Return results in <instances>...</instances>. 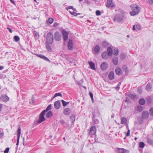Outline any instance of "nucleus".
I'll return each instance as SVG.
<instances>
[{"mask_svg": "<svg viewBox=\"0 0 153 153\" xmlns=\"http://www.w3.org/2000/svg\"><path fill=\"white\" fill-rule=\"evenodd\" d=\"M11 2L14 4H15V2L13 0H10Z\"/></svg>", "mask_w": 153, "mask_h": 153, "instance_id": "obj_60", "label": "nucleus"}, {"mask_svg": "<svg viewBox=\"0 0 153 153\" xmlns=\"http://www.w3.org/2000/svg\"><path fill=\"white\" fill-rule=\"evenodd\" d=\"M14 39L16 42H18L19 40L20 39L18 36H16L14 37Z\"/></svg>", "mask_w": 153, "mask_h": 153, "instance_id": "obj_42", "label": "nucleus"}, {"mask_svg": "<svg viewBox=\"0 0 153 153\" xmlns=\"http://www.w3.org/2000/svg\"><path fill=\"white\" fill-rule=\"evenodd\" d=\"M34 33L35 34L37 38H38L39 37V33L36 31H34Z\"/></svg>", "mask_w": 153, "mask_h": 153, "instance_id": "obj_45", "label": "nucleus"}, {"mask_svg": "<svg viewBox=\"0 0 153 153\" xmlns=\"http://www.w3.org/2000/svg\"><path fill=\"white\" fill-rule=\"evenodd\" d=\"M121 82H120L117 85V88H118V89H119L120 88V87L121 85Z\"/></svg>", "mask_w": 153, "mask_h": 153, "instance_id": "obj_56", "label": "nucleus"}, {"mask_svg": "<svg viewBox=\"0 0 153 153\" xmlns=\"http://www.w3.org/2000/svg\"><path fill=\"white\" fill-rule=\"evenodd\" d=\"M46 47L48 50L49 51H51L52 50V49L49 45L48 44L46 45Z\"/></svg>", "mask_w": 153, "mask_h": 153, "instance_id": "obj_39", "label": "nucleus"}, {"mask_svg": "<svg viewBox=\"0 0 153 153\" xmlns=\"http://www.w3.org/2000/svg\"><path fill=\"white\" fill-rule=\"evenodd\" d=\"M119 53V51L118 49L115 48L114 50V54L115 55H117Z\"/></svg>", "mask_w": 153, "mask_h": 153, "instance_id": "obj_32", "label": "nucleus"}, {"mask_svg": "<svg viewBox=\"0 0 153 153\" xmlns=\"http://www.w3.org/2000/svg\"><path fill=\"white\" fill-rule=\"evenodd\" d=\"M101 56L102 58L105 59H107L108 56H109V55L106 51L102 52L101 54Z\"/></svg>", "mask_w": 153, "mask_h": 153, "instance_id": "obj_14", "label": "nucleus"}, {"mask_svg": "<svg viewBox=\"0 0 153 153\" xmlns=\"http://www.w3.org/2000/svg\"><path fill=\"white\" fill-rule=\"evenodd\" d=\"M21 128L20 127H19L18 128L17 131V142L16 143V145L17 146L16 147V149H18V146L19 144V138L20 136V135L21 134Z\"/></svg>", "mask_w": 153, "mask_h": 153, "instance_id": "obj_6", "label": "nucleus"}, {"mask_svg": "<svg viewBox=\"0 0 153 153\" xmlns=\"http://www.w3.org/2000/svg\"><path fill=\"white\" fill-rule=\"evenodd\" d=\"M47 42L49 44H52L53 42V37L52 33L51 32L48 33L47 35Z\"/></svg>", "mask_w": 153, "mask_h": 153, "instance_id": "obj_3", "label": "nucleus"}, {"mask_svg": "<svg viewBox=\"0 0 153 153\" xmlns=\"http://www.w3.org/2000/svg\"><path fill=\"white\" fill-rule=\"evenodd\" d=\"M7 29L9 30V31L10 33H12V30H11V29L10 28H9L8 27H7Z\"/></svg>", "mask_w": 153, "mask_h": 153, "instance_id": "obj_58", "label": "nucleus"}, {"mask_svg": "<svg viewBox=\"0 0 153 153\" xmlns=\"http://www.w3.org/2000/svg\"><path fill=\"white\" fill-rule=\"evenodd\" d=\"M52 108V105L51 104H50L46 108V109L44 111H45V112H46L48 111L49 110H50Z\"/></svg>", "mask_w": 153, "mask_h": 153, "instance_id": "obj_30", "label": "nucleus"}, {"mask_svg": "<svg viewBox=\"0 0 153 153\" xmlns=\"http://www.w3.org/2000/svg\"><path fill=\"white\" fill-rule=\"evenodd\" d=\"M113 62L115 65H117L118 63V59L117 57H115L113 58Z\"/></svg>", "mask_w": 153, "mask_h": 153, "instance_id": "obj_26", "label": "nucleus"}, {"mask_svg": "<svg viewBox=\"0 0 153 153\" xmlns=\"http://www.w3.org/2000/svg\"><path fill=\"white\" fill-rule=\"evenodd\" d=\"M133 30H140V27L138 25H134L133 27Z\"/></svg>", "mask_w": 153, "mask_h": 153, "instance_id": "obj_23", "label": "nucleus"}, {"mask_svg": "<svg viewBox=\"0 0 153 153\" xmlns=\"http://www.w3.org/2000/svg\"><path fill=\"white\" fill-rule=\"evenodd\" d=\"M145 146L144 143L142 142H140L139 144V146L141 148L144 147Z\"/></svg>", "mask_w": 153, "mask_h": 153, "instance_id": "obj_37", "label": "nucleus"}, {"mask_svg": "<svg viewBox=\"0 0 153 153\" xmlns=\"http://www.w3.org/2000/svg\"><path fill=\"white\" fill-rule=\"evenodd\" d=\"M152 85L150 83H148L146 85V90L149 91L152 89Z\"/></svg>", "mask_w": 153, "mask_h": 153, "instance_id": "obj_21", "label": "nucleus"}, {"mask_svg": "<svg viewBox=\"0 0 153 153\" xmlns=\"http://www.w3.org/2000/svg\"><path fill=\"white\" fill-rule=\"evenodd\" d=\"M101 69L102 70H105L108 67V64L106 62L102 63L100 65Z\"/></svg>", "mask_w": 153, "mask_h": 153, "instance_id": "obj_11", "label": "nucleus"}, {"mask_svg": "<svg viewBox=\"0 0 153 153\" xmlns=\"http://www.w3.org/2000/svg\"><path fill=\"white\" fill-rule=\"evenodd\" d=\"M139 103L140 105H143L145 102V100L143 99H141L139 100Z\"/></svg>", "mask_w": 153, "mask_h": 153, "instance_id": "obj_28", "label": "nucleus"}, {"mask_svg": "<svg viewBox=\"0 0 153 153\" xmlns=\"http://www.w3.org/2000/svg\"><path fill=\"white\" fill-rule=\"evenodd\" d=\"M45 113V111H43L40 114L39 119L38 120V123H40L45 120V119L44 117V115Z\"/></svg>", "mask_w": 153, "mask_h": 153, "instance_id": "obj_4", "label": "nucleus"}, {"mask_svg": "<svg viewBox=\"0 0 153 153\" xmlns=\"http://www.w3.org/2000/svg\"><path fill=\"white\" fill-rule=\"evenodd\" d=\"M71 111V109L69 108H65L64 110V113L66 115H68L70 114Z\"/></svg>", "mask_w": 153, "mask_h": 153, "instance_id": "obj_19", "label": "nucleus"}, {"mask_svg": "<svg viewBox=\"0 0 153 153\" xmlns=\"http://www.w3.org/2000/svg\"><path fill=\"white\" fill-rule=\"evenodd\" d=\"M94 122L95 124H98L99 123V121L98 120L96 119L94 120Z\"/></svg>", "mask_w": 153, "mask_h": 153, "instance_id": "obj_49", "label": "nucleus"}, {"mask_svg": "<svg viewBox=\"0 0 153 153\" xmlns=\"http://www.w3.org/2000/svg\"><path fill=\"white\" fill-rule=\"evenodd\" d=\"M60 123H62V124H63V123H65V121L63 120H61V121H60Z\"/></svg>", "mask_w": 153, "mask_h": 153, "instance_id": "obj_61", "label": "nucleus"}, {"mask_svg": "<svg viewBox=\"0 0 153 153\" xmlns=\"http://www.w3.org/2000/svg\"><path fill=\"white\" fill-rule=\"evenodd\" d=\"M73 8V7L72 6H68L67 7H66V8L67 9V10H68L69 9H72Z\"/></svg>", "mask_w": 153, "mask_h": 153, "instance_id": "obj_50", "label": "nucleus"}, {"mask_svg": "<svg viewBox=\"0 0 153 153\" xmlns=\"http://www.w3.org/2000/svg\"><path fill=\"white\" fill-rule=\"evenodd\" d=\"M70 118L71 120L72 123H74L75 121V117L74 115H72L70 116Z\"/></svg>", "mask_w": 153, "mask_h": 153, "instance_id": "obj_36", "label": "nucleus"}, {"mask_svg": "<svg viewBox=\"0 0 153 153\" xmlns=\"http://www.w3.org/2000/svg\"><path fill=\"white\" fill-rule=\"evenodd\" d=\"M68 60H69V61L70 62H71L72 61V59L70 57H68Z\"/></svg>", "mask_w": 153, "mask_h": 153, "instance_id": "obj_59", "label": "nucleus"}, {"mask_svg": "<svg viewBox=\"0 0 153 153\" xmlns=\"http://www.w3.org/2000/svg\"><path fill=\"white\" fill-rule=\"evenodd\" d=\"M39 57L43 59L44 60L49 62H50L49 59L43 55H39Z\"/></svg>", "mask_w": 153, "mask_h": 153, "instance_id": "obj_29", "label": "nucleus"}, {"mask_svg": "<svg viewBox=\"0 0 153 153\" xmlns=\"http://www.w3.org/2000/svg\"><path fill=\"white\" fill-rule=\"evenodd\" d=\"M148 2L149 4H153V0H149Z\"/></svg>", "mask_w": 153, "mask_h": 153, "instance_id": "obj_53", "label": "nucleus"}, {"mask_svg": "<svg viewBox=\"0 0 153 153\" xmlns=\"http://www.w3.org/2000/svg\"><path fill=\"white\" fill-rule=\"evenodd\" d=\"M107 53L109 55V56H111L113 54V50L110 47H108L107 49Z\"/></svg>", "mask_w": 153, "mask_h": 153, "instance_id": "obj_24", "label": "nucleus"}, {"mask_svg": "<svg viewBox=\"0 0 153 153\" xmlns=\"http://www.w3.org/2000/svg\"><path fill=\"white\" fill-rule=\"evenodd\" d=\"M62 104L64 106H66L67 105H68L69 103V102H65L63 100H62Z\"/></svg>", "mask_w": 153, "mask_h": 153, "instance_id": "obj_34", "label": "nucleus"}, {"mask_svg": "<svg viewBox=\"0 0 153 153\" xmlns=\"http://www.w3.org/2000/svg\"><path fill=\"white\" fill-rule=\"evenodd\" d=\"M148 143L149 144H152L153 143V142L152 140L150 139H149L148 140Z\"/></svg>", "mask_w": 153, "mask_h": 153, "instance_id": "obj_52", "label": "nucleus"}, {"mask_svg": "<svg viewBox=\"0 0 153 153\" xmlns=\"http://www.w3.org/2000/svg\"><path fill=\"white\" fill-rule=\"evenodd\" d=\"M101 12L99 10H97L96 11V14L97 16H100L101 15Z\"/></svg>", "mask_w": 153, "mask_h": 153, "instance_id": "obj_44", "label": "nucleus"}, {"mask_svg": "<svg viewBox=\"0 0 153 153\" xmlns=\"http://www.w3.org/2000/svg\"><path fill=\"white\" fill-rule=\"evenodd\" d=\"M127 120L126 117H123L121 118V124L126 125L127 123Z\"/></svg>", "mask_w": 153, "mask_h": 153, "instance_id": "obj_22", "label": "nucleus"}, {"mask_svg": "<svg viewBox=\"0 0 153 153\" xmlns=\"http://www.w3.org/2000/svg\"><path fill=\"white\" fill-rule=\"evenodd\" d=\"M129 97L132 99H134L135 97H136V95L135 94L133 93L132 94H130Z\"/></svg>", "mask_w": 153, "mask_h": 153, "instance_id": "obj_38", "label": "nucleus"}, {"mask_svg": "<svg viewBox=\"0 0 153 153\" xmlns=\"http://www.w3.org/2000/svg\"><path fill=\"white\" fill-rule=\"evenodd\" d=\"M96 132V129L95 126H92L91 127L89 134L92 135H94Z\"/></svg>", "mask_w": 153, "mask_h": 153, "instance_id": "obj_8", "label": "nucleus"}, {"mask_svg": "<svg viewBox=\"0 0 153 153\" xmlns=\"http://www.w3.org/2000/svg\"><path fill=\"white\" fill-rule=\"evenodd\" d=\"M58 24H59L58 23H57V22H55L54 23L53 26L54 27H56V26H58Z\"/></svg>", "mask_w": 153, "mask_h": 153, "instance_id": "obj_57", "label": "nucleus"}, {"mask_svg": "<svg viewBox=\"0 0 153 153\" xmlns=\"http://www.w3.org/2000/svg\"><path fill=\"white\" fill-rule=\"evenodd\" d=\"M108 45V43L105 41H104L102 42V46L104 47H106Z\"/></svg>", "mask_w": 153, "mask_h": 153, "instance_id": "obj_35", "label": "nucleus"}, {"mask_svg": "<svg viewBox=\"0 0 153 153\" xmlns=\"http://www.w3.org/2000/svg\"><path fill=\"white\" fill-rule=\"evenodd\" d=\"M4 135V133L0 131V138L1 137Z\"/></svg>", "mask_w": 153, "mask_h": 153, "instance_id": "obj_55", "label": "nucleus"}, {"mask_svg": "<svg viewBox=\"0 0 153 153\" xmlns=\"http://www.w3.org/2000/svg\"><path fill=\"white\" fill-rule=\"evenodd\" d=\"M54 106L56 109H59L61 107V103L59 100L55 102L54 103Z\"/></svg>", "mask_w": 153, "mask_h": 153, "instance_id": "obj_12", "label": "nucleus"}, {"mask_svg": "<svg viewBox=\"0 0 153 153\" xmlns=\"http://www.w3.org/2000/svg\"><path fill=\"white\" fill-rule=\"evenodd\" d=\"M119 153H128V152L126 150L122 148L119 150Z\"/></svg>", "mask_w": 153, "mask_h": 153, "instance_id": "obj_31", "label": "nucleus"}, {"mask_svg": "<svg viewBox=\"0 0 153 153\" xmlns=\"http://www.w3.org/2000/svg\"><path fill=\"white\" fill-rule=\"evenodd\" d=\"M106 6L109 8H112L115 6V4L113 2L112 0H107Z\"/></svg>", "mask_w": 153, "mask_h": 153, "instance_id": "obj_5", "label": "nucleus"}, {"mask_svg": "<svg viewBox=\"0 0 153 153\" xmlns=\"http://www.w3.org/2000/svg\"><path fill=\"white\" fill-rule=\"evenodd\" d=\"M62 33L63 36V39L64 41L67 40L68 39V34L67 32L65 30L62 31Z\"/></svg>", "mask_w": 153, "mask_h": 153, "instance_id": "obj_9", "label": "nucleus"}, {"mask_svg": "<svg viewBox=\"0 0 153 153\" xmlns=\"http://www.w3.org/2000/svg\"><path fill=\"white\" fill-rule=\"evenodd\" d=\"M53 115V113L51 111H48L46 114V117L47 118L51 117Z\"/></svg>", "mask_w": 153, "mask_h": 153, "instance_id": "obj_25", "label": "nucleus"}, {"mask_svg": "<svg viewBox=\"0 0 153 153\" xmlns=\"http://www.w3.org/2000/svg\"><path fill=\"white\" fill-rule=\"evenodd\" d=\"M142 90L141 88H139L138 89L137 92L139 94H141L142 93Z\"/></svg>", "mask_w": 153, "mask_h": 153, "instance_id": "obj_47", "label": "nucleus"}, {"mask_svg": "<svg viewBox=\"0 0 153 153\" xmlns=\"http://www.w3.org/2000/svg\"><path fill=\"white\" fill-rule=\"evenodd\" d=\"M115 71L117 74L120 75L122 73V71L121 69L119 67L116 68Z\"/></svg>", "mask_w": 153, "mask_h": 153, "instance_id": "obj_18", "label": "nucleus"}, {"mask_svg": "<svg viewBox=\"0 0 153 153\" xmlns=\"http://www.w3.org/2000/svg\"><path fill=\"white\" fill-rule=\"evenodd\" d=\"M53 21V19L52 18H49L48 20V22L50 24H51Z\"/></svg>", "mask_w": 153, "mask_h": 153, "instance_id": "obj_40", "label": "nucleus"}, {"mask_svg": "<svg viewBox=\"0 0 153 153\" xmlns=\"http://www.w3.org/2000/svg\"><path fill=\"white\" fill-rule=\"evenodd\" d=\"M149 114L150 115L153 116V108H151L149 110Z\"/></svg>", "mask_w": 153, "mask_h": 153, "instance_id": "obj_41", "label": "nucleus"}, {"mask_svg": "<svg viewBox=\"0 0 153 153\" xmlns=\"http://www.w3.org/2000/svg\"><path fill=\"white\" fill-rule=\"evenodd\" d=\"M59 96L61 97L62 96V94H61V93H56L55 94V95L54 96L53 98Z\"/></svg>", "mask_w": 153, "mask_h": 153, "instance_id": "obj_43", "label": "nucleus"}, {"mask_svg": "<svg viewBox=\"0 0 153 153\" xmlns=\"http://www.w3.org/2000/svg\"><path fill=\"white\" fill-rule=\"evenodd\" d=\"M89 94L92 100H93V96L92 93L90 92L89 93Z\"/></svg>", "mask_w": 153, "mask_h": 153, "instance_id": "obj_51", "label": "nucleus"}, {"mask_svg": "<svg viewBox=\"0 0 153 153\" xmlns=\"http://www.w3.org/2000/svg\"><path fill=\"white\" fill-rule=\"evenodd\" d=\"M149 114L148 111H144L142 113V117L144 118H146L148 117Z\"/></svg>", "mask_w": 153, "mask_h": 153, "instance_id": "obj_17", "label": "nucleus"}, {"mask_svg": "<svg viewBox=\"0 0 153 153\" xmlns=\"http://www.w3.org/2000/svg\"><path fill=\"white\" fill-rule=\"evenodd\" d=\"M100 50V46L98 45H96L94 50V53L96 54H98L99 53Z\"/></svg>", "mask_w": 153, "mask_h": 153, "instance_id": "obj_15", "label": "nucleus"}, {"mask_svg": "<svg viewBox=\"0 0 153 153\" xmlns=\"http://www.w3.org/2000/svg\"><path fill=\"white\" fill-rule=\"evenodd\" d=\"M126 57V55L124 53L121 54V58L123 59Z\"/></svg>", "mask_w": 153, "mask_h": 153, "instance_id": "obj_46", "label": "nucleus"}, {"mask_svg": "<svg viewBox=\"0 0 153 153\" xmlns=\"http://www.w3.org/2000/svg\"><path fill=\"white\" fill-rule=\"evenodd\" d=\"M9 150V148H7L4 151V153H8Z\"/></svg>", "mask_w": 153, "mask_h": 153, "instance_id": "obj_48", "label": "nucleus"}, {"mask_svg": "<svg viewBox=\"0 0 153 153\" xmlns=\"http://www.w3.org/2000/svg\"><path fill=\"white\" fill-rule=\"evenodd\" d=\"M89 64L91 68L93 70H96L95 64L94 62H93L92 61H90L89 62Z\"/></svg>", "mask_w": 153, "mask_h": 153, "instance_id": "obj_20", "label": "nucleus"}, {"mask_svg": "<svg viewBox=\"0 0 153 153\" xmlns=\"http://www.w3.org/2000/svg\"><path fill=\"white\" fill-rule=\"evenodd\" d=\"M108 77L110 80H113L114 77V73L113 72H110L108 74Z\"/></svg>", "mask_w": 153, "mask_h": 153, "instance_id": "obj_16", "label": "nucleus"}, {"mask_svg": "<svg viewBox=\"0 0 153 153\" xmlns=\"http://www.w3.org/2000/svg\"><path fill=\"white\" fill-rule=\"evenodd\" d=\"M143 110V107L141 105H139L137 106V111L141 112Z\"/></svg>", "mask_w": 153, "mask_h": 153, "instance_id": "obj_27", "label": "nucleus"}, {"mask_svg": "<svg viewBox=\"0 0 153 153\" xmlns=\"http://www.w3.org/2000/svg\"><path fill=\"white\" fill-rule=\"evenodd\" d=\"M2 107V104H0V111L1 110Z\"/></svg>", "mask_w": 153, "mask_h": 153, "instance_id": "obj_62", "label": "nucleus"}, {"mask_svg": "<svg viewBox=\"0 0 153 153\" xmlns=\"http://www.w3.org/2000/svg\"><path fill=\"white\" fill-rule=\"evenodd\" d=\"M71 14L72 15L74 16H76L78 15H80V14L79 13H76L74 12H71L70 11H69Z\"/></svg>", "mask_w": 153, "mask_h": 153, "instance_id": "obj_33", "label": "nucleus"}, {"mask_svg": "<svg viewBox=\"0 0 153 153\" xmlns=\"http://www.w3.org/2000/svg\"><path fill=\"white\" fill-rule=\"evenodd\" d=\"M120 13L117 14L114 16V21L117 22L122 23L126 19L127 13L124 10H119Z\"/></svg>", "mask_w": 153, "mask_h": 153, "instance_id": "obj_1", "label": "nucleus"}, {"mask_svg": "<svg viewBox=\"0 0 153 153\" xmlns=\"http://www.w3.org/2000/svg\"><path fill=\"white\" fill-rule=\"evenodd\" d=\"M73 44L71 40L69 39L68 43V47L69 50H71L73 49Z\"/></svg>", "mask_w": 153, "mask_h": 153, "instance_id": "obj_13", "label": "nucleus"}, {"mask_svg": "<svg viewBox=\"0 0 153 153\" xmlns=\"http://www.w3.org/2000/svg\"><path fill=\"white\" fill-rule=\"evenodd\" d=\"M54 38L56 41H59L61 40V35L57 31L55 32L54 34Z\"/></svg>", "mask_w": 153, "mask_h": 153, "instance_id": "obj_7", "label": "nucleus"}, {"mask_svg": "<svg viewBox=\"0 0 153 153\" xmlns=\"http://www.w3.org/2000/svg\"><path fill=\"white\" fill-rule=\"evenodd\" d=\"M114 117V114H112L111 116V117L112 118H113Z\"/></svg>", "mask_w": 153, "mask_h": 153, "instance_id": "obj_64", "label": "nucleus"}, {"mask_svg": "<svg viewBox=\"0 0 153 153\" xmlns=\"http://www.w3.org/2000/svg\"><path fill=\"white\" fill-rule=\"evenodd\" d=\"M1 99L4 102H7L9 100V98L6 95L3 94L1 96Z\"/></svg>", "mask_w": 153, "mask_h": 153, "instance_id": "obj_10", "label": "nucleus"}, {"mask_svg": "<svg viewBox=\"0 0 153 153\" xmlns=\"http://www.w3.org/2000/svg\"><path fill=\"white\" fill-rule=\"evenodd\" d=\"M4 68V67L3 66H1L0 65V70H2V69H3Z\"/></svg>", "mask_w": 153, "mask_h": 153, "instance_id": "obj_63", "label": "nucleus"}, {"mask_svg": "<svg viewBox=\"0 0 153 153\" xmlns=\"http://www.w3.org/2000/svg\"><path fill=\"white\" fill-rule=\"evenodd\" d=\"M131 8L132 11L130 12L131 15L134 16L137 15L140 12V7L136 4H132L130 6Z\"/></svg>", "mask_w": 153, "mask_h": 153, "instance_id": "obj_2", "label": "nucleus"}, {"mask_svg": "<svg viewBox=\"0 0 153 153\" xmlns=\"http://www.w3.org/2000/svg\"><path fill=\"white\" fill-rule=\"evenodd\" d=\"M130 130L129 129H128V131L127 132V133L126 134V136H128L130 135Z\"/></svg>", "mask_w": 153, "mask_h": 153, "instance_id": "obj_54", "label": "nucleus"}]
</instances>
